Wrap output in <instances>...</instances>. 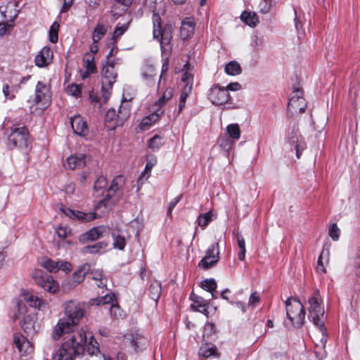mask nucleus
<instances>
[{
	"instance_id": "13d9d810",
	"label": "nucleus",
	"mask_w": 360,
	"mask_h": 360,
	"mask_svg": "<svg viewBox=\"0 0 360 360\" xmlns=\"http://www.w3.org/2000/svg\"><path fill=\"white\" fill-rule=\"evenodd\" d=\"M66 92L70 96L78 97L81 94V89L79 85L72 84L67 86Z\"/></svg>"
},
{
	"instance_id": "774afa93",
	"label": "nucleus",
	"mask_w": 360,
	"mask_h": 360,
	"mask_svg": "<svg viewBox=\"0 0 360 360\" xmlns=\"http://www.w3.org/2000/svg\"><path fill=\"white\" fill-rule=\"evenodd\" d=\"M236 238H237L238 245L240 250H245V240H244V238L243 237V236L240 233H237Z\"/></svg>"
},
{
	"instance_id": "338daca9",
	"label": "nucleus",
	"mask_w": 360,
	"mask_h": 360,
	"mask_svg": "<svg viewBox=\"0 0 360 360\" xmlns=\"http://www.w3.org/2000/svg\"><path fill=\"white\" fill-rule=\"evenodd\" d=\"M181 195H179L176 196V198H174L169 202V206H168V210H167L168 214H171L173 209L175 207L176 204L181 200Z\"/></svg>"
},
{
	"instance_id": "f3484780",
	"label": "nucleus",
	"mask_w": 360,
	"mask_h": 360,
	"mask_svg": "<svg viewBox=\"0 0 360 360\" xmlns=\"http://www.w3.org/2000/svg\"><path fill=\"white\" fill-rule=\"evenodd\" d=\"M161 18L159 15L153 14V37L156 39L160 44L161 48H163L165 44H168L169 38L165 36L163 32L160 23Z\"/></svg>"
},
{
	"instance_id": "f257e3e1",
	"label": "nucleus",
	"mask_w": 360,
	"mask_h": 360,
	"mask_svg": "<svg viewBox=\"0 0 360 360\" xmlns=\"http://www.w3.org/2000/svg\"><path fill=\"white\" fill-rule=\"evenodd\" d=\"M65 316L58 319L53 328L51 338L58 340L66 335L61 347L53 355V360H74V356H81L85 349L89 355H95L99 352L98 345L91 335L89 338L84 329L74 331L85 313L84 304L68 300L63 304Z\"/></svg>"
},
{
	"instance_id": "c756f323",
	"label": "nucleus",
	"mask_w": 360,
	"mask_h": 360,
	"mask_svg": "<svg viewBox=\"0 0 360 360\" xmlns=\"http://www.w3.org/2000/svg\"><path fill=\"white\" fill-rule=\"evenodd\" d=\"M141 77L148 84H151L154 82L155 76V68L150 64H145L141 68Z\"/></svg>"
},
{
	"instance_id": "f704fd0d",
	"label": "nucleus",
	"mask_w": 360,
	"mask_h": 360,
	"mask_svg": "<svg viewBox=\"0 0 360 360\" xmlns=\"http://www.w3.org/2000/svg\"><path fill=\"white\" fill-rule=\"evenodd\" d=\"M20 89V85H12L4 84L3 85L2 91L6 99L13 100L15 97V94Z\"/></svg>"
},
{
	"instance_id": "e433bc0d",
	"label": "nucleus",
	"mask_w": 360,
	"mask_h": 360,
	"mask_svg": "<svg viewBox=\"0 0 360 360\" xmlns=\"http://www.w3.org/2000/svg\"><path fill=\"white\" fill-rule=\"evenodd\" d=\"M161 284L160 282L155 281L151 283L149 287V295L150 298L155 302L158 300L161 293Z\"/></svg>"
},
{
	"instance_id": "c85d7f7f",
	"label": "nucleus",
	"mask_w": 360,
	"mask_h": 360,
	"mask_svg": "<svg viewBox=\"0 0 360 360\" xmlns=\"http://www.w3.org/2000/svg\"><path fill=\"white\" fill-rule=\"evenodd\" d=\"M112 237L113 238L114 248L122 250L126 245L125 233L120 230H113L112 232Z\"/></svg>"
},
{
	"instance_id": "393cba45",
	"label": "nucleus",
	"mask_w": 360,
	"mask_h": 360,
	"mask_svg": "<svg viewBox=\"0 0 360 360\" xmlns=\"http://www.w3.org/2000/svg\"><path fill=\"white\" fill-rule=\"evenodd\" d=\"M84 66L86 70L82 73L83 79L87 78L95 70L94 56L92 53H86L83 56Z\"/></svg>"
},
{
	"instance_id": "5701e85b",
	"label": "nucleus",
	"mask_w": 360,
	"mask_h": 360,
	"mask_svg": "<svg viewBox=\"0 0 360 360\" xmlns=\"http://www.w3.org/2000/svg\"><path fill=\"white\" fill-rule=\"evenodd\" d=\"M7 7L1 6L0 7V15L2 21H0V26L3 25L2 27L0 28V35H4L7 33V31H9L11 28V25H8V22H13L15 18L17 16V13H15L14 15L7 16Z\"/></svg>"
},
{
	"instance_id": "58836bf2",
	"label": "nucleus",
	"mask_w": 360,
	"mask_h": 360,
	"mask_svg": "<svg viewBox=\"0 0 360 360\" xmlns=\"http://www.w3.org/2000/svg\"><path fill=\"white\" fill-rule=\"evenodd\" d=\"M226 132L229 137L234 141H237L240 137V129L238 124H230L226 127Z\"/></svg>"
},
{
	"instance_id": "6ab92c4d",
	"label": "nucleus",
	"mask_w": 360,
	"mask_h": 360,
	"mask_svg": "<svg viewBox=\"0 0 360 360\" xmlns=\"http://www.w3.org/2000/svg\"><path fill=\"white\" fill-rule=\"evenodd\" d=\"M70 124L75 134L80 136H85L88 134V127L86 121L80 115H76L71 118Z\"/></svg>"
},
{
	"instance_id": "052dcab7",
	"label": "nucleus",
	"mask_w": 360,
	"mask_h": 360,
	"mask_svg": "<svg viewBox=\"0 0 360 360\" xmlns=\"http://www.w3.org/2000/svg\"><path fill=\"white\" fill-rule=\"evenodd\" d=\"M56 232L58 236L60 238H65L71 233V231L69 228L59 226L56 229Z\"/></svg>"
},
{
	"instance_id": "4d7b16f0",
	"label": "nucleus",
	"mask_w": 360,
	"mask_h": 360,
	"mask_svg": "<svg viewBox=\"0 0 360 360\" xmlns=\"http://www.w3.org/2000/svg\"><path fill=\"white\" fill-rule=\"evenodd\" d=\"M250 46L256 51H260L263 46V40L257 35H252L250 39Z\"/></svg>"
},
{
	"instance_id": "a18cd8bd",
	"label": "nucleus",
	"mask_w": 360,
	"mask_h": 360,
	"mask_svg": "<svg viewBox=\"0 0 360 360\" xmlns=\"http://www.w3.org/2000/svg\"><path fill=\"white\" fill-rule=\"evenodd\" d=\"M107 244L105 243H98L92 245H86L82 248V252L84 254H96L98 253L101 249L105 248Z\"/></svg>"
},
{
	"instance_id": "680f3d73",
	"label": "nucleus",
	"mask_w": 360,
	"mask_h": 360,
	"mask_svg": "<svg viewBox=\"0 0 360 360\" xmlns=\"http://www.w3.org/2000/svg\"><path fill=\"white\" fill-rule=\"evenodd\" d=\"M205 255L219 256V250L218 243L211 245L206 251Z\"/></svg>"
},
{
	"instance_id": "9d476101",
	"label": "nucleus",
	"mask_w": 360,
	"mask_h": 360,
	"mask_svg": "<svg viewBox=\"0 0 360 360\" xmlns=\"http://www.w3.org/2000/svg\"><path fill=\"white\" fill-rule=\"evenodd\" d=\"M32 278L39 286L50 293H55L59 289L53 276L41 270L35 269L32 272Z\"/></svg>"
},
{
	"instance_id": "4c0bfd02",
	"label": "nucleus",
	"mask_w": 360,
	"mask_h": 360,
	"mask_svg": "<svg viewBox=\"0 0 360 360\" xmlns=\"http://www.w3.org/2000/svg\"><path fill=\"white\" fill-rule=\"evenodd\" d=\"M59 264L60 260L58 261H53L51 259H44L41 262V265L44 268H45L47 271H49L51 273H56L58 271H59Z\"/></svg>"
},
{
	"instance_id": "0eeeda50",
	"label": "nucleus",
	"mask_w": 360,
	"mask_h": 360,
	"mask_svg": "<svg viewBox=\"0 0 360 360\" xmlns=\"http://www.w3.org/2000/svg\"><path fill=\"white\" fill-rule=\"evenodd\" d=\"M28 137L29 133L25 127L13 128L7 139V146L10 149L27 148Z\"/></svg>"
},
{
	"instance_id": "20e7f679",
	"label": "nucleus",
	"mask_w": 360,
	"mask_h": 360,
	"mask_svg": "<svg viewBox=\"0 0 360 360\" xmlns=\"http://www.w3.org/2000/svg\"><path fill=\"white\" fill-rule=\"evenodd\" d=\"M13 310L14 318L19 320V323L25 333L28 335L34 333L36 317L34 314L28 312L26 304L22 301H15Z\"/></svg>"
},
{
	"instance_id": "412c9836",
	"label": "nucleus",
	"mask_w": 360,
	"mask_h": 360,
	"mask_svg": "<svg viewBox=\"0 0 360 360\" xmlns=\"http://www.w3.org/2000/svg\"><path fill=\"white\" fill-rule=\"evenodd\" d=\"M53 58V52L48 46L44 47L41 51L36 56L35 65L39 68L48 65Z\"/></svg>"
},
{
	"instance_id": "a19ab883",
	"label": "nucleus",
	"mask_w": 360,
	"mask_h": 360,
	"mask_svg": "<svg viewBox=\"0 0 360 360\" xmlns=\"http://www.w3.org/2000/svg\"><path fill=\"white\" fill-rule=\"evenodd\" d=\"M107 30L105 25L101 24H97L92 34V40L94 43L96 44L97 42H98L102 39V37L105 34Z\"/></svg>"
},
{
	"instance_id": "1a4fd4ad",
	"label": "nucleus",
	"mask_w": 360,
	"mask_h": 360,
	"mask_svg": "<svg viewBox=\"0 0 360 360\" xmlns=\"http://www.w3.org/2000/svg\"><path fill=\"white\" fill-rule=\"evenodd\" d=\"M117 78V72L112 64L107 63L102 69V93L105 101L110 96V90Z\"/></svg>"
},
{
	"instance_id": "c9c22d12",
	"label": "nucleus",
	"mask_w": 360,
	"mask_h": 360,
	"mask_svg": "<svg viewBox=\"0 0 360 360\" xmlns=\"http://www.w3.org/2000/svg\"><path fill=\"white\" fill-rule=\"evenodd\" d=\"M219 259V256L205 255L198 263L199 267L203 269H208L214 265Z\"/></svg>"
},
{
	"instance_id": "8fccbe9b",
	"label": "nucleus",
	"mask_w": 360,
	"mask_h": 360,
	"mask_svg": "<svg viewBox=\"0 0 360 360\" xmlns=\"http://www.w3.org/2000/svg\"><path fill=\"white\" fill-rule=\"evenodd\" d=\"M188 66L189 63L187 62L184 65L183 71L184 72L183 76L181 77L182 82L185 84L184 87L188 86H191V89H192L193 86V76L191 73L188 72Z\"/></svg>"
},
{
	"instance_id": "49530a36",
	"label": "nucleus",
	"mask_w": 360,
	"mask_h": 360,
	"mask_svg": "<svg viewBox=\"0 0 360 360\" xmlns=\"http://www.w3.org/2000/svg\"><path fill=\"white\" fill-rule=\"evenodd\" d=\"M191 90L192 89H191V86H188L184 88V89L180 95V97H179L178 112H177L178 115L184 108L186 98L188 96V95L190 94V93L191 92Z\"/></svg>"
},
{
	"instance_id": "c03bdc74",
	"label": "nucleus",
	"mask_w": 360,
	"mask_h": 360,
	"mask_svg": "<svg viewBox=\"0 0 360 360\" xmlns=\"http://www.w3.org/2000/svg\"><path fill=\"white\" fill-rule=\"evenodd\" d=\"M174 94L172 88H167L163 92L162 95L160 97L158 101L155 103V105H158L160 108L165 105L166 103L172 98Z\"/></svg>"
},
{
	"instance_id": "f8f14e48",
	"label": "nucleus",
	"mask_w": 360,
	"mask_h": 360,
	"mask_svg": "<svg viewBox=\"0 0 360 360\" xmlns=\"http://www.w3.org/2000/svg\"><path fill=\"white\" fill-rule=\"evenodd\" d=\"M89 271L90 265L89 264H82L73 273L70 278L63 281V287L68 290L75 288L84 281L85 276L89 274Z\"/></svg>"
},
{
	"instance_id": "de8ad7c7",
	"label": "nucleus",
	"mask_w": 360,
	"mask_h": 360,
	"mask_svg": "<svg viewBox=\"0 0 360 360\" xmlns=\"http://www.w3.org/2000/svg\"><path fill=\"white\" fill-rule=\"evenodd\" d=\"M200 286L205 290L211 292L212 298H214L213 291L217 288V283L214 279H205L200 283Z\"/></svg>"
},
{
	"instance_id": "4468645a",
	"label": "nucleus",
	"mask_w": 360,
	"mask_h": 360,
	"mask_svg": "<svg viewBox=\"0 0 360 360\" xmlns=\"http://www.w3.org/2000/svg\"><path fill=\"white\" fill-rule=\"evenodd\" d=\"M110 233V229L105 226H95L81 234L79 240L82 243L96 240Z\"/></svg>"
},
{
	"instance_id": "bf43d9fd",
	"label": "nucleus",
	"mask_w": 360,
	"mask_h": 360,
	"mask_svg": "<svg viewBox=\"0 0 360 360\" xmlns=\"http://www.w3.org/2000/svg\"><path fill=\"white\" fill-rule=\"evenodd\" d=\"M272 6V0H261L259 4V11L262 13H267L270 11Z\"/></svg>"
},
{
	"instance_id": "5fc2aeb1",
	"label": "nucleus",
	"mask_w": 360,
	"mask_h": 360,
	"mask_svg": "<svg viewBox=\"0 0 360 360\" xmlns=\"http://www.w3.org/2000/svg\"><path fill=\"white\" fill-rule=\"evenodd\" d=\"M340 230L336 224H332L328 228V234L333 240L336 241L339 239Z\"/></svg>"
},
{
	"instance_id": "79ce46f5",
	"label": "nucleus",
	"mask_w": 360,
	"mask_h": 360,
	"mask_svg": "<svg viewBox=\"0 0 360 360\" xmlns=\"http://www.w3.org/2000/svg\"><path fill=\"white\" fill-rule=\"evenodd\" d=\"M89 273L91 275L92 279L96 281V284L98 287L101 288L105 285L106 278L103 276L102 271L90 269Z\"/></svg>"
},
{
	"instance_id": "0e129e2a",
	"label": "nucleus",
	"mask_w": 360,
	"mask_h": 360,
	"mask_svg": "<svg viewBox=\"0 0 360 360\" xmlns=\"http://www.w3.org/2000/svg\"><path fill=\"white\" fill-rule=\"evenodd\" d=\"M59 270H62L65 274H68L72 269V266L70 262L60 260Z\"/></svg>"
},
{
	"instance_id": "37998d69",
	"label": "nucleus",
	"mask_w": 360,
	"mask_h": 360,
	"mask_svg": "<svg viewBox=\"0 0 360 360\" xmlns=\"http://www.w3.org/2000/svg\"><path fill=\"white\" fill-rule=\"evenodd\" d=\"M225 72L229 75H237L241 72L240 65L236 61H231L225 66Z\"/></svg>"
},
{
	"instance_id": "7ed1b4c3",
	"label": "nucleus",
	"mask_w": 360,
	"mask_h": 360,
	"mask_svg": "<svg viewBox=\"0 0 360 360\" xmlns=\"http://www.w3.org/2000/svg\"><path fill=\"white\" fill-rule=\"evenodd\" d=\"M130 115V105L122 101L117 111L109 109L105 116V125L108 130H114L117 127L123 125Z\"/></svg>"
},
{
	"instance_id": "dca6fc26",
	"label": "nucleus",
	"mask_w": 360,
	"mask_h": 360,
	"mask_svg": "<svg viewBox=\"0 0 360 360\" xmlns=\"http://www.w3.org/2000/svg\"><path fill=\"white\" fill-rule=\"evenodd\" d=\"M22 300L16 299L15 301H22L24 304L27 302L31 307H34L39 310H45L48 308V302L38 296L33 295L32 293L25 291L21 294Z\"/></svg>"
},
{
	"instance_id": "f03ea898",
	"label": "nucleus",
	"mask_w": 360,
	"mask_h": 360,
	"mask_svg": "<svg viewBox=\"0 0 360 360\" xmlns=\"http://www.w3.org/2000/svg\"><path fill=\"white\" fill-rule=\"evenodd\" d=\"M309 319L318 329L317 336L319 338L320 344L316 343V346L325 347L327 342L326 328L323 321L324 308L319 299V292L316 291L309 299Z\"/></svg>"
},
{
	"instance_id": "ea45409f",
	"label": "nucleus",
	"mask_w": 360,
	"mask_h": 360,
	"mask_svg": "<svg viewBox=\"0 0 360 360\" xmlns=\"http://www.w3.org/2000/svg\"><path fill=\"white\" fill-rule=\"evenodd\" d=\"M213 214L211 211L200 214L197 218V223L202 229H205L213 220Z\"/></svg>"
},
{
	"instance_id": "ddd939ff",
	"label": "nucleus",
	"mask_w": 360,
	"mask_h": 360,
	"mask_svg": "<svg viewBox=\"0 0 360 360\" xmlns=\"http://www.w3.org/2000/svg\"><path fill=\"white\" fill-rule=\"evenodd\" d=\"M209 100L215 105H222L228 103L230 99L229 93L224 87L219 85L213 86L208 94Z\"/></svg>"
},
{
	"instance_id": "72a5a7b5",
	"label": "nucleus",
	"mask_w": 360,
	"mask_h": 360,
	"mask_svg": "<svg viewBox=\"0 0 360 360\" xmlns=\"http://www.w3.org/2000/svg\"><path fill=\"white\" fill-rule=\"evenodd\" d=\"M241 20L250 27H255L259 22L258 17L255 13L244 11L240 15Z\"/></svg>"
},
{
	"instance_id": "cd10ccee",
	"label": "nucleus",
	"mask_w": 360,
	"mask_h": 360,
	"mask_svg": "<svg viewBox=\"0 0 360 360\" xmlns=\"http://www.w3.org/2000/svg\"><path fill=\"white\" fill-rule=\"evenodd\" d=\"M198 354L205 358L219 356L216 346L210 343L203 344L199 349Z\"/></svg>"
},
{
	"instance_id": "9b49d317",
	"label": "nucleus",
	"mask_w": 360,
	"mask_h": 360,
	"mask_svg": "<svg viewBox=\"0 0 360 360\" xmlns=\"http://www.w3.org/2000/svg\"><path fill=\"white\" fill-rule=\"evenodd\" d=\"M286 143L291 149L295 150L296 157L300 158L302 152L306 148V143L303 137L300 135L298 129H293L286 137Z\"/></svg>"
},
{
	"instance_id": "bb28decb",
	"label": "nucleus",
	"mask_w": 360,
	"mask_h": 360,
	"mask_svg": "<svg viewBox=\"0 0 360 360\" xmlns=\"http://www.w3.org/2000/svg\"><path fill=\"white\" fill-rule=\"evenodd\" d=\"M191 298L193 301V303L191 305L193 309L203 314L207 313L208 304L202 297L191 293Z\"/></svg>"
},
{
	"instance_id": "2f4dec72",
	"label": "nucleus",
	"mask_w": 360,
	"mask_h": 360,
	"mask_svg": "<svg viewBox=\"0 0 360 360\" xmlns=\"http://www.w3.org/2000/svg\"><path fill=\"white\" fill-rule=\"evenodd\" d=\"M297 101H300L302 107L307 106L305 99L303 98L302 91L300 89H295L289 98V106H295Z\"/></svg>"
},
{
	"instance_id": "864d4df0",
	"label": "nucleus",
	"mask_w": 360,
	"mask_h": 360,
	"mask_svg": "<svg viewBox=\"0 0 360 360\" xmlns=\"http://www.w3.org/2000/svg\"><path fill=\"white\" fill-rule=\"evenodd\" d=\"M129 23H125L120 25V23L116 26L113 34H112V39L116 41L118 38H120L128 29Z\"/></svg>"
},
{
	"instance_id": "b1692460",
	"label": "nucleus",
	"mask_w": 360,
	"mask_h": 360,
	"mask_svg": "<svg viewBox=\"0 0 360 360\" xmlns=\"http://www.w3.org/2000/svg\"><path fill=\"white\" fill-rule=\"evenodd\" d=\"M130 341L136 352L146 349L149 345L148 338L139 333L131 334Z\"/></svg>"
},
{
	"instance_id": "69168bd1",
	"label": "nucleus",
	"mask_w": 360,
	"mask_h": 360,
	"mask_svg": "<svg viewBox=\"0 0 360 360\" xmlns=\"http://www.w3.org/2000/svg\"><path fill=\"white\" fill-rule=\"evenodd\" d=\"M300 101H297L295 106H289V104L288 105V109L289 111H292V112H299L300 113L304 112L307 106L302 107L300 105Z\"/></svg>"
},
{
	"instance_id": "4be33fe9",
	"label": "nucleus",
	"mask_w": 360,
	"mask_h": 360,
	"mask_svg": "<svg viewBox=\"0 0 360 360\" xmlns=\"http://www.w3.org/2000/svg\"><path fill=\"white\" fill-rule=\"evenodd\" d=\"M86 158L84 154L71 155L67 158L65 167L72 170L82 168L86 165Z\"/></svg>"
},
{
	"instance_id": "3c124183",
	"label": "nucleus",
	"mask_w": 360,
	"mask_h": 360,
	"mask_svg": "<svg viewBox=\"0 0 360 360\" xmlns=\"http://www.w3.org/2000/svg\"><path fill=\"white\" fill-rule=\"evenodd\" d=\"M164 144L163 139L155 135L148 140V147L153 150H158Z\"/></svg>"
},
{
	"instance_id": "e2e57ef3",
	"label": "nucleus",
	"mask_w": 360,
	"mask_h": 360,
	"mask_svg": "<svg viewBox=\"0 0 360 360\" xmlns=\"http://www.w3.org/2000/svg\"><path fill=\"white\" fill-rule=\"evenodd\" d=\"M260 300L259 294L257 292H252L249 298L248 304L251 307H256Z\"/></svg>"
},
{
	"instance_id": "2eb2a0df",
	"label": "nucleus",
	"mask_w": 360,
	"mask_h": 360,
	"mask_svg": "<svg viewBox=\"0 0 360 360\" xmlns=\"http://www.w3.org/2000/svg\"><path fill=\"white\" fill-rule=\"evenodd\" d=\"M115 296L114 294H106L104 296L98 297L96 299H92L91 300V304L102 305L111 304L110 313V315L115 318L121 316L120 307L117 304H114Z\"/></svg>"
},
{
	"instance_id": "a211bd4d",
	"label": "nucleus",
	"mask_w": 360,
	"mask_h": 360,
	"mask_svg": "<svg viewBox=\"0 0 360 360\" xmlns=\"http://www.w3.org/2000/svg\"><path fill=\"white\" fill-rule=\"evenodd\" d=\"M60 210L71 219H77L82 222H88L95 219L97 214L95 212L85 213L81 211H74L70 208L63 207Z\"/></svg>"
},
{
	"instance_id": "09e8293b",
	"label": "nucleus",
	"mask_w": 360,
	"mask_h": 360,
	"mask_svg": "<svg viewBox=\"0 0 360 360\" xmlns=\"http://www.w3.org/2000/svg\"><path fill=\"white\" fill-rule=\"evenodd\" d=\"M107 186V179L103 176H99L94 183V191L98 193V195L100 194H103V191L105 190Z\"/></svg>"
},
{
	"instance_id": "a878e982",
	"label": "nucleus",
	"mask_w": 360,
	"mask_h": 360,
	"mask_svg": "<svg viewBox=\"0 0 360 360\" xmlns=\"http://www.w3.org/2000/svg\"><path fill=\"white\" fill-rule=\"evenodd\" d=\"M195 29V23L193 20L190 18H185L182 22L181 26V37L183 39H186L191 37Z\"/></svg>"
},
{
	"instance_id": "423d86ee",
	"label": "nucleus",
	"mask_w": 360,
	"mask_h": 360,
	"mask_svg": "<svg viewBox=\"0 0 360 360\" xmlns=\"http://www.w3.org/2000/svg\"><path fill=\"white\" fill-rule=\"evenodd\" d=\"M125 183L124 177L122 175H118L113 179L111 185L107 191L106 198L101 200L97 205L96 207L104 206L108 207L112 204H115L121 198L122 194V187Z\"/></svg>"
},
{
	"instance_id": "39448f33",
	"label": "nucleus",
	"mask_w": 360,
	"mask_h": 360,
	"mask_svg": "<svg viewBox=\"0 0 360 360\" xmlns=\"http://www.w3.org/2000/svg\"><path fill=\"white\" fill-rule=\"evenodd\" d=\"M285 307L288 319L294 326L301 327L305 319L302 304L296 298H288L285 301Z\"/></svg>"
},
{
	"instance_id": "7c9ffc66",
	"label": "nucleus",
	"mask_w": 360,
	"mask_h": 360,
	"mask_svg": "<svg viewBox=\"0 0 360 360\" xmlns=\"http://www.w3.org/2000/svg\"><path fill=\"white\" fill-rule=\"evenodd\" d=\"M163 114V110L160 108L157 109L153 113L143 118L141 122V127L142 129H147L153 123H155Z\"/></svg>"
},
{
	"instance_id": "6e6d98bb",
	"label": "nucleus",
	"mask_w": 360,
	"mask_h": 360,
	"mask_svg": "<svg viewBox=\"0 0 360 360\" xmlns=\"http://www.w3.org/2000/svg\"><path fill=\"white\" fill-rule=\"evenodd\" d=\"M234 142L235 141L229 137H223L220 142V146L226 150V153H229V151L232 149Z\"/></svg>"
},
{
	"instance_id": "6e6552de",
	"label": "nucleus",
	"mask_w": 360,
	"mask_h": 360,
	"mask_svg": "<svg viewBox=\"0 0 360 360\" xmlns=\"http://www.w3.org/2000/svg\"><path fill=\"white\" fill-rule=\"evenodd\" d=\"M51 99V93L50 86L38 82L34 92V103L38 105L39 110L37 114H41L50 104Z\"/></svg>"
},
{
	"instance_id": "603ef678",
	"label": "nucleus",
	"mask_w": 360,
	"mask_h": 360,
	"mask_svg": "<svg viewBox=\"0 0 360 360\" xmlns=\"http://www.w3.org/2000/svg\"><path fill=\"white\" fill-rule=\"evenodd\" d=\"M58 30L59 24L56 22H54L49 29V41L53 44L58 41Z\"/></svg>"
},
{
	"instance_id": "aec40b11",
	"label": "nucleus",
	"mask_w": 360,
	"mask_h": 360,
	"mask_svg": "<svg viewBox=\"0 0 360 360\" xmlns=\"http://www.w3.org/2000/svg\"><path fill=\"white\" fill-rule=\"evenodd\" d=\"M13 343L22 355L30 354L33 350L30 341L22 335L15 334Z\"/></svg>"
},
{
	"instance_id": "473e14b6",
	"label": "nucleus",
	"mask_w": 360,
	"mask_h": 360,
	"mask_svg": "<svg viewBox=\"0 0 360 360\" xmlns=\"http://www.w3.org/2000/svg\"><path fill=\"white\" fill-rule=\"evenodd\" d=\"M329 261V249L323 248L318 258V271H321L323 273H326V265L328 263Z\"/></svg>"
}]
</instances>
